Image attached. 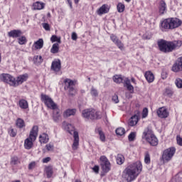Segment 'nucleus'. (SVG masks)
<instances>
[{"mask_svg": "<svg viewBox=\"0 0 182 182\" xmlns=\"http://www.w3.org/2000/svg\"><path fill=\"white\" fill-rule=\"evenodd\" d=\"M139 116H140V111L137 110L136 111V114L129 119V126H136V124H137L139 122Z\"/></svg>", "mask_w": 182, "mask_h": 182, "instance_id": "13", "label": "nucleus"}, {"mask_svg": "<svg viewBox=\"0 0 182 182\" xmlns=\"http://www.w3.org/2000/svg\"><path fill=\"white\" fill-rule=\"evenodd\" d=\"M115 44L120 50H123L124 49V45L122 43V41L118 40Z\"/></svg>", "mask_w": 182, "mask_h": 182, "instance_id": "41", "label": "nucleus"}, {"mask_svg": "<svg viewBox=\"0 0 182 182\" xmlns=\"http://www.w3.org/2000/svg\"><path fill=\"white\" fill-rule=\"evenodd\" d=\"M67 1H68V5H70V9H72V8H73L72 0H67Z\"/></svg>", "mask_w": 182, "mask_h": 182, "instance_id": "58", "label": "nucleus"}, {"mask_svg": "<svg viewBox=\"0 0 182 182\" xmlns=\"http://www.w3.org/2000/svg\"><path fill=\"white\" fill-rule=\"evenodd\" d=\"M158 48L163 53H170L176 49H178L182 45L181 41H167L161 39L157 42Z\"/></svg>", "mask_w": 182, "mask_h": 182, "instance_id": "1", "label": "nucleus"}, {"mask_svg": "<svg viewBox=\"0 0 182 182\" xmlns=\"http://www.w3.org/2000/svg\"><path fill=\"white\" fill-rule=\"evenodd\" d=\"M126 1V2H130V1H132V0H125Z\"/></svg>", "mask_w": 182, "mask_h": 182, "instance_id": "62", "label": "nucleus"}, {"mask_svg": "<svg viewBox=\"0 0 182 182\" xmlns=\"http://www.w3.org/2000/svg\"><path fill=\"white\" fill-rule=\"evenodd\" d=\"M95 132L98 133L101 141H106V136H105V133H103V131H102V128H96Z\"/></svg>", "mask_w": 182, "mask_h": 182, "instance_id": "26", "label": "nucleus"}, {"mask_svg": "<svg viewBox=\"0 0 182 182\" xmlns=\"http://www.w3.org/2000/svg\"><path fill=\"white\" fill-rule=\"evenodd\" d=\"M47 150L48 151H50V150H52V149H53V145L50 144H48L46 146Z\"/></svg>", "mask_w": 182, "mask_h": 182, "instance_id": "55", "label": "nucleus"}, {"mask_svg": "<svg viewBox=\"0 0 182 182\" xmlns=\"http://www.w3.org/2000/svg\"><path fill=\"white\" fill-rule=\"evenodd\" d=\"M33 62L36 65H38V63H42V62H43V59H42V55H35L33 58Z\"/></svg>", "mask_w": 182, "mask_h": 182, "instance_id": "34", "label": "nucleus"}, {"mask_svg": "<svg viewBox=\"0 0 182 182\" xmlns=\"http://www.w3.org/2000/svg\"><path fill=\"white\" fill-rule=\"evenodd\" d=\"M50 161V157H46L43 159V163H49Z\"/></svg>", "mask_w": 182, "mask_h": 182, "instance_id": "56", "label": "nucleus"}, {"mask_svg": "<svg viewBox=\"0 0 182 182\" xmlns=\"http://www.w3.org/2000/svg\"><path fill=\"white\" fill-rule=\"evenodd\" d=\"M50 52L51 53H58L59 52V43H54L50 49Z\"/></svg>", "mask_w": 182, "mask_h": 182, "instance_id": "31", "label": "nucleus"}, {"mask_svg": "<svg viewBox=\"0 0 182 182\" xmlns=\"http://www.w3.org/2000/svg\"><path fill=\"white\" fill-rule=\"evenodd\" d=\"M145 77L149 83L154 82V75L151 71H147L145 73Z\"/></svg>", "mask_w": 182, "mask_h": 182, "instance_id": "22", "label": "nucleus"}, {"mask_svg": "<svg viewBox=\"0 0 182 182\" xmlns=\"http://www.w3.org/2000/svg\"><path fill=\"white\" fill-rule=\"evenodd\" d=\"M173 72H181L182 70V57L178 58L172 66Z\"/></svg>", "mask_w": 182, "mask_h": 182, "instance_id": "12", "label": "nucleus"}, {"mask_svg": "<svg viewBox=\"0 0 182 182\" xmlns=\"http://www.w3.org/2000/svg\"><path fill=\"white\" fill-rule=\"evenodd\" d=\"M18 42L19 43V45H25L27 42L26 41V37H25V36H22L21 37H18Z\"/></svg>", "mask_w": 182, "mask_h": 182, "instance_id": "37", "label": "nucleus"}, {"mask_svg": "<svg viewBox=\"0 0 182 182\" xmlns=\"http://www.w3.org/2000/svg\"><path fill=\"white\" fill-rule=\"evenodd\" d=\"M8 36L9 38H21L22 36V31L21 30H12L8 33Z\"/></svg>", "mask_w": 182, "mask_h": 182, "instance_id": "17", "label": "nucleus"}, {"mask_svg": "<svg viewBox=\"0 0 182 182\" xmlns=\"http://www.w3.org/2000/svg\"><path fill=\"white\" fill-rule=\"evenodd\" d=\"M112 102H114V103H119V96H117V95L114 94L112 96Z\"/></svg>", "mask_w": 182, "mask_h": 182, "instance_id": "49", "label": "nucleus"}, {"mask_svg": "<svg viewBox=\"0 0 182 182\" xmlns=\"http://www.w3.org/2000/svg\"><path fill=\"white\" fill-rule=\"evenodd\" d=\"M13 182H21V181H13Z\"/></svg>", "mask_w": 182, "mask_h": 182, "instance_id": "63", "label": "nucleus"}, {"mask_svg": "<svg viewBox=\"0 0 182 182\" xmlns=\"http://www.w3.org/2000/svg\"><path fill=\"white\" fill-rule=\"evenodd\" d=\"M162 79H165V77L163 76V74H162Z\"/></svg>", "mask_w": 182, "mask_h": 182, "instance_id": "64", "label": "nucleus"}, {"mask_svg": "<svg viewBox=\"0 0 182 182\" xmlns=\"http://www.w3.org/2000/svg\"><path fill=\"white\" fill-rule=\"evenodd\" d=\"M144 161L146 164H150V154H146L145 155Z\"/></svg>", "mask_w": 182, "mask_h": 182, "instance_id": "47", "label": "nucleus"}, {"mask_svg": "<svg viewBox=\"0 0 182 182\" xmlns=\"http://www.w3.org/2000/svg\"><path fill=\"white\" fill-rule=\"evenodd\" d=\"M9 133L11 137H15V136H16V131H14V129H11L9 131Z\"/></svg>", "mask_w": 182, "mask_h": 182, "instance_id": "51", "label": "nucleus"}, {"mask_svg": "<svg viewBox=\"0 0 182 182\" xmlns=\"http://www.w3.org/2000/svg\"><path fill=\"white\" fill-rule=\"evenodd\" d=\"M82 116L87 120H99L102 119V112L94 109H87L82 111Z\"/></svg>", "mask_w": 182, "mask_h": 182, "instance_id": "3", "label": "nucleus"}, {"mask_svg": "<svg viewBox=\"0 0 182 182\" xmlns=\"http://www.w3.org/2000/svg\"><path fill=\"white\" fill-rule=\"evenodd\" d=\"M33 46L35 49H42V48H43V39L39 38L34 43Z\"/></svg>", "mask_w": 182, "mask_h": 182, "instance_id": "25", "label": "nucleus"}, {"mask_svg": "<svg viewBox=\"0 0 182 182\" xmlns=\"http://www.w3.org/2000/svg\"><path fill=\"white\" fill-rule=\"evenodd\" d=\"M144 139H146V141H148L151 146H156L159 144V139H157V137L153 134V131L151 129L144 132Z\"/></svg>", "mask_w": 182, "mask_h": 182, "instance_id": "6", "label": "nucleus"}, {"mask_svg": "<svg viewBox=\"0 0 182 182\" xmlns=\"http://www.w3.org/2000/svg\"><path fill=\"white\" fill-rule=\"evenodd\" d=\"M39 141L40 143H48L49 141V136L48 134L43 133V134L39 136Z\"/></svg>", "mask_w": 182, "mask_h": 182, "instance_id": "23", "label": "nucleus"}, {"mask_svg": "<svg viewBox=\"0 0 182 182\" xmlns=\"http://www.w3.org/2000/svg\"><path fill=\"white\" fill-rule=\"evenodd\" d=\"M116 160H117V163L119 166H122V164H123V163H124V156L123 155L119 154L117 156Z\"/></svg>", "mask_w": 182, "mask_h": 182, "instance_id": "28", "label": "nucleus"}, {"mask_svg": "<svg viewBox=\"0 0 182 182\" xmlns=\"http://www.w3.org/2000/svg\"><path fill=\"white\" fill-rule=\"evenodd\" d=\"M115 133L117 136H123L126 133V130L123 127H119L115 130Z\"/></svg>", "mask_w": 182, "mask_h": 182, "instance_id": "33", "label": "nucleus"}, {"mask_svg": "<svg viewBox=\"0 0 182 182\" xmlns=\"http://www.w3.org/2000/svg\"><path fill=\"white\" fill-rule=\"evenodd\" d=\"M75 4H79V0H74Z\"/></svg>", "mask_w": 182, "mask_h": 182, "instance_id": "60", "label": "nucleus"}, {"mask_svg": "<svg viewBox=\"0 0 182 182\" xmlns=\"http://www.w3.org/2000/svg\"><path fill=\"white\" fill-rule=\"evenodd\" d=\"M182 21L178 18H168L164 19L161 26L162 29H176L178 26H181Z\"/></svg>", "mask_w": 182, "mask_h": 182, "instance_id": "2", "label": "nucleus"}, {"mask_svg": "<svg viewBox=\"0 0 182 182\" xmlns=\"http://www.w3.org/2000/svg\"><path fill=\"white\" fill-rule=\"evenodd\" d=\"M100 160L101 161L100 166L102 171H104V173H109V171H110V162L109 159H107L105 156H102Z\"/></svg>", "mask_w": 182, "mask_h": 182, "instance_id": "9", "label": "nucleus"}, {"mask_svg": "<svg viewBox=\"0 0 182 182\" xmlns=\"http://www.w3.org/2000/svg\"><path fill=\"white\" fill-rule=\"evenodd\" d=\"M157 115L161 119H167L168 117V112L166 107H162L157 109L156 111Z\"/></svg>", "mask_w": 182, "mask_h": 182, "instance_id": "14", "label": "nucleus"}, {"mask_svg": "<svg viewBox=\"0 0 182 182\" xmlns=\"http://www.w3.org/2000/svg\"><path fill=\"white\" fill-rule=\"evenodd\" d=\"M46 173L47 174L48 178H50V177H52V174H53L52 166L46 167Z\"/></svg>", "mask_w": 182, "mask_h": 182, "instance_id": "29", "label": "nucleus"}, {"mask_svg": "<svg viewBox=\"0 0 182 182\" xmlns=\"http://www.w3.org/2000/svg\"><path fill=\"white\" fill-rule=\"evenodd\" d=\"M71 39H73V41H77V34L75 32H73L72 33Z\"/></svg>", "mask_w": 182, "mask_h": 182, "instance_id": "54", "label": "nucleus"}, {"mask_svg": "<svg viewBox=\"0 0 182 182\" xmlns=\"http://www.w3.org/2000/svg\"><path fill=\"white\" fill-rule=\"evenodd\" d=\"M36 167V162L33 161L28 164V170H33Z\"/></svg>", "mask_w": 182, "mask_h": 182, "instance_id": "46", "label": "nucleus"}, {"mask_svg": "<svg viewBox=\"0 0 182 182\" xmlns=\"http://www.w3.org/2000/svg\"><path fill=\"white\" fill-rule=\"evenodd\" d=\"M90 95L92 97H97V96H99V92L96 88L92 87L90 89Z\"/></svg>", "mask_w": 182, "mask_h": 182, "instance_id": "35", "label": "nucleus"}, {"mask_svg": "<svg viewBox=\"0 0 182 182\" xmlns=\"http://www.w3.org/2000/svg\"><path fill=\"white\" fill-rule=\"evenodd\" d=\"M125 87H127V90H129L130 93H134V87H133V85H132V84L129 85H127Z\"/></svg>", "mask_w": 182, "mask_h": 182, "instance_id": "48", "label": "nucleus"}, {"mask_svg": "<svg viewBox=\"0 0 182 182\" xmlns=\"http://www.w3.org/2000/svg\"><path fill=\"white\" fill-rule=\"evenodd\" d=\"M175 85L178 89H182V80L181 78H176L175 80Z\"/></svg>", "mask_w": 182, "mask_h": 182, "instance_id": "39", "label": "nucleus"}, {"mask_svg": "<svg viewBox=\"0 0 182 182\" xmlns=\"http://www.w3.org/2000/svg\"><path fill=\"white\" fill-rule=\"evenodd\" d=\"M128 139L129 141H134V139H136V133L131 132L128 136Z\"/></svg>", "mask_w": 182, "mask_h": 182, "instance_id": "42", "label": "nucleus"}, {"mask_svg": "<svg viewBox=\"0 0 182 182\" xmlns=\"http://www.w3.org/2000/svg\"><path fill=\"white\" fill-rule=\"evenodd\" d=\"M110 39L114 43H116L119 41V38H117V36H114V34H111Z\"/></svg>", "mask_w": 182, "mask_h": 182, "instance_id": "45", "label": "nucleus"}, {"mask_svg": "<svg viewBox=\"0 0 182 182\" xmlns=\"http://www.w3.org/2000/svg\"><path fill=\"white\" fill-rule=\"evenodd\" d=\"M76 114V109H68L63 113V117H70V116H75Z\"/></svg>", "mask_w": 182, "mask_h": 182, "instance_id": "21", "label": "nucleus"}, {"mask_svg": "<svg viewBox=\"0 0 182 182\" xmlns=\"http://www.w3.org/2000/svg\"><path fill=\"white\" fill-rule=\"evenodd\" d=\"M18 106L21 109H26L29 107V105L28 104V101L26 100H20L18 102Z\"/></svg>", "mask_w": 182, "mask_h": 182, "instance_id": "24", "label": "nucleus"}, {"mask_svg": "<svg viewBox=\"0 0 182 182\" xmlns=\"http://www.w3.org/2000/svg\"><path fill=\"white\" fill-rule=\"evenodd\" d=\"M117 8L118 12H119V14H122V12H124V8H126V6H124V4L122 3H119L117 4Z\"/></svg>", "mask_w": 182, "mask_h": 182, "instance_id": "38", "label": "nucleus"}, {"mask_svg": "<svg viewBox=\"0 0 182 182\" xmlns=\"http://www.w3.org/2000/svg\"><path fill=\"white\" fill-rule=\"evenodd\" d=\"M131 80L132 83H136V80L134 78L132 77Z\"/></svg>", "mask_w": 182, "mask_h": 182, "instance_id": "59", "label": "nucleus"}, {"mask_svg": "<svg viewBox=\"0 0 182 182\" xmlns=\"http://www.w3.org/2000/svg\"><path fill=\"white\" fill-rule=\"evenodd\" d=\"M41 100L43 103L48 107V109H52V110H55L58 108V105L53 102V100L50 98L48 95H41Z\"/></svg>", "mask_w": 182, "mask_h": 182, "instance_id": "7", "label": "nucleus"}, {"mask_svg": "<svg viewBox=\"0 0 182 182\" xmlns=\"http://www.w3.org/2000/svg\"><path fill=\"white\" fill-rule=\"evenodd\" d=\"M11 164L12 166H17V164H21V161L18 156H14L11 158Z\"/></svg>", "mask_w": 182, "mask_h": 182, "instance_id": "32", "label": "nucleus"}, {"mask_svg": "<svg viewBox=\"0 0 182 182\" xmlns=\"http://www.w3.org/2000/svg\"><path fill=\"white\" fill-rule=\"evenodd\" d=\"M60 69H62V63L59 59L54 60L51 64V70H54V72H60Z\"/></svg>", "mask_w": 182, "mask_h": 182, "instance_id": "15", "label": "nucleus"}, {"mask_svg": "<svg viewBox=\"0 0 182 182\" xmlns=\"http://www.w3.org/2000/svg\"><path fill=\"white\" fill-rule=\"evenodd\" d=\"M38 126H33L29 137L24 141V147L26 150H31V148L33 146V141L36 140L38 136Z\"/></svg>", "mask_w": 182, "mask_h": 182, "instance_id": "4", "label": "nucleus"}, {"mask_svg": "<svg viewBox=\"0 0 182 182\" xmlns=\"http://www.w3.org/2000/svg\"><path fill=\"white\" fill-rule=\"evenodd\" d=\"M109 12V6L107 4H103L98 10V15H103Z\"/></svg>", "mask_w": 182, "mask_h": 182, "instance_id": "19", "label": "nucleus"}, {"mask_svg": "<svg viewBox=\"0 0 182 182\" xmlns=\"http://www.w3.org/2000/svg\"><path fill=\"white\" fill-rule=\"evenodd\" d=\"M76 83H77V80H73L69 78L64 80V90H67L70 96L73 97L77 93L76 88L75 87Z\"/></svg>", "mask_w": 182, "mask_h": 182, "instance_id": "5", "label": "nucleus"}, {"mask_svg": "<svg viewBox=\"0 0 182 182\" xmlns=\"http://www.w3.org/2000/svg\"><path fill=\"white\" fill-rule=\"evenodd\" d=\"M122 82H124V87H126L127 86H129V85H132V84L130 83V80H129V78H127V77L124 78Z\"/></svg>", "mask_w": 182, "mask_h": 182, "instance_id": "44", "label": "nucleus"}, {"mask_svg": "<svg viewBox=\"0 0 182 182\" xmlns=\"http://www.w3.org/2000/svg\"><path fill=\"white\" fill-rule=\"evenodd\" d=\"M123 77H122V75H114L113 77V80L115 82V83H123Z\"/></svg>", "mask_w": 182, "mask_h": 182, "instance_id": "36", "label": "nucleus"}, {"mask_svg": "<svg viewBox=\"0 0 182 182\" xmlns=\"http://www.w3.org/2000/svg\"><path fill=\"white\" fill-rule=\"evenodd\" d=\"M149 114V109L147 108H144L142 111V119H146Z\"/></svg>", "mask_w": 182, "mask_h": 182, "instance_id": "43", "label": "nucleus"}, {"mask_svg": "<svg viewBox=\"0 0 182 182\" xmlns=\"http://www.w3.org/2000/svg\"><path fill=\"white\" fill-rule=\"evenodd\" d=\"M74 141L72 146L73 150H77L79 147V134L76 131H73Z\"/></svg>", "mask_w": 182, "mask_h": 182, "instance_id": "16", "label": "nucleus"}, {"mask_svg": "<svg viewBox=\"0 0 182 182\" xmlns=\"http://www.w3.org/2000/svg\"><path fill=\"white\" fill-rule=\"evenodd\" d=\"M165 93L167 96H168L169 97H171V96H173V90H170V89H166L165 91Z\"/></svg>", "mask_w": 182, "mask_h": 182, "instance_id": "50", "label": "nucleus"}, {"mask_svg": "<svg viewBox=\"0 0 182 182\" xmlns=\"http://www.w3.org/2000/svg\"><path fill=\"white\" fill-rule=\"evenodd\" d=\"M159 11L161 15H164V12L167 11V4H166V1L161 0L159 2Z\"/></svg>", "mask_w": 182, "mask_h": 182, "instance_id": "18", "label": "nucleus"}, {"mask_svg": "<svg viewBox=\"0 0 182 182\" xmlns=\"http://www.w3.org/2000/svg\"><path fill=\"white\" fill-rule=\"evenodd\" d=\"M43 28H45V31H50V26H49V23H43Z\"/></svg>", "mask_w": 182, "mask_h": 182, "instance_id": "52", "label": "nucleus"}, {"mask_svg": "<svg viewBox=\"0 0 182 182\" xmlns=\"http://www.w3.org/2000/svg\"><path fill=\"white\" fill-rule=\"evenodd\" d=\"M33 8L35 10L41 11L45 8V3L37 1L33 4Z\"/></svg>", "mask_w": 182, "mask_h": 182, "instance_id": "27", "label": "nucleus"}, {"mask_svg": "<svg viewBox=\"0 0 182 182\" xmlns=\"http://www.w3.org/2000/svg\"><path fill=\"white\" fill-rule=\"evenodd\" d=\"M51 42L53 43V42H58V43H61L60 38H58L57 36H52L50 38Z\"/></svg>", "mask_w": 182, "mask_h": 182, "instance_id": "40", "label": "nucleus"}, {"mask_svg": "<svg viewBox=\"0 0 182 182\" xmlns=\"http://www.w3.org/2000/svg\"><path fill=\"white\" fill-rule=\"evenodd\" d=\"M93 171H95V173H99V166H95L92 168Z\"/></svg>", "mask_w": 182, "mask_h": 182, "instance_id": "57", "label": "nucleus"}, {"mask_svg": "<svg viewBox=\"0 0 182 182\" xmlns=\"http://www.w3.org/2000/svg\"><path fill=\"white\" fill-rule=\"evenodd\" d=\"M1 80L4 83H8L10 86H14L15 87V77L9 74H2L1 76Z\"/></svg>", "mask_w": 182, "mask_h": 182, "instance_id": "10", "label": "nucleus"}, {"mask_svg": "<svg viewBox=\"0 0 182 182\" xmlns=\"http://www.w3.org/2000/svg\"><path fill=\"white\" fill-rule=\"evenodd\" d=\"M176 154V149L174 147H170L166 149L162 155L164 161H170L173 159V156Z\"/></svg>", "mask_w": 182, "mask_h": 182, "instance_id": "8", "label": "nucleus"}, {"mask_svg": "<svg viewBox=\"0 0 182 182\" xmlns=\"http://www.w3.org/2000/svg\"><path fill=\"white\" fill-rule=\"evenodd\" d=\"M75 182H82V181H80V180H75Z\"/></svg>", "mask_w": 182, "mask_h": 182, "instance_id": "61", "label": "nucleus"}, {"mask_svg": "<svg viewBox=\"0 0 182 182\" xmlns=\"http://www.w3.org/2000/svg\"><path fill=\"white\" fill-rule=\"evenodd\" d=\"M176 141H177L178 146H182V138L181 137L177 136Z\"/></svg>", "mask_w": 182, "mask_h": 182, "instance_id": "53", "label": "nucleus"}, {"mask_svg": "<svg viewBox=\"0 0 182 182\" xmlns=\"http://www.w3.org/2000/svg\"><path fill=\"white\" fill-rule=\"evenodd\" d=\"M53 121L58 123L59 122V118L60 117V109L57 107L55 109H53Z\"/></svg>", "mask_w": 182, "mask_h": 182, "instance_id": "20", "label": "nucleus"}, {"mask_svg": "<svg viewBox=\"0 0 182 182\" xmlns=\"http://www.w3.org/2000/svg\"><path fill=\"white\" fill-rule=\"evenodd\" d=\"M26 80H28L27 73L18 75L16 80H14V87L19 86V85H22V83H23V82H26Z\"/></svg>", "mask_w": 182, "mask_h": 182, "instance_id": "11", "label": "nucleus"}, {"mask_svg": "<svg viewBox=\"0 0 182 182\" xmlns=\"http://www.w3.org/2000/svg\"><path fill=\"white\" fill-rule=\"evenodd\" d=\"M16 126L18 127V129H22L23 127H25V121L23 119L18 118L16 120Z\"/></svg>", "mask_w": 182, "mask_h": 182, "instance_id": "30", "label": "nucleus"}]
</instances>
